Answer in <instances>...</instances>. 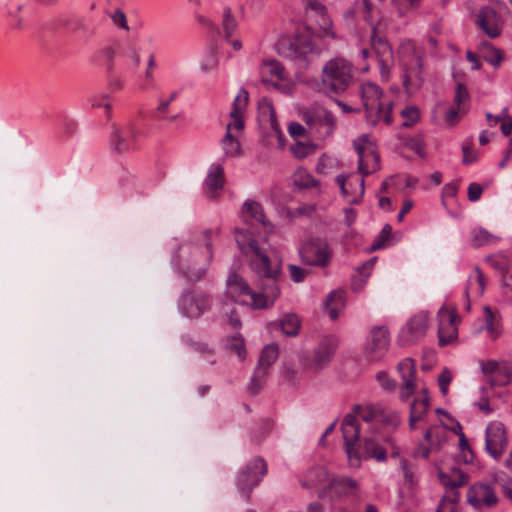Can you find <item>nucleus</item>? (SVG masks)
I'll return each mask as SVG.
<instances>
[{"label": "nucleus", "mask_w": 512, "mask_h": 512, "mask_svg": "<svg viewBox=\"0 0 512 512\" xmlns=\"http://www.w3.org/2000/svg\"><path fill=\"white\" fill-rule=\"evenodd\" d=\"M242 252L249 257L248 266L253 274V290L248 282L237 272L230 271L226 280L228 292L234 296L249 295L255 309H266L275 303L280 295L279 282L283 277L282 257L274 253L270 255L267 248L256 239L248 241V249L240 246Z\"/></svg>", "instance_id": "obj_1"}, {"label": "nucleus", "mask_w": 512, "mask_h": 512, "mask_svg": "<svg viewBox=\"0 0 512 512\" xmlns=\"http://www.w3.org/2000/svg\"><path fill=\"white\" fill-rule=\"evenodd\" d=\"M219 227L191 233L171 252L170 263L179 277L197 283L206 276L214 257L213 243L220 237Z\"/></svg>", "instance_id": "obj_2"}, {"label": "nucleus", "mask_w": 512, "mask_h": 512, "mask_svg": "<svg viewBox=\"0 0 512 512\" xmlns=\"http://www.w3.org/2000/svg\"><path fill=\"white\" fill-rule=\"evenodd\" d=\"M345 451L350 465L359 467L362 459H375L378 462L387 460L386 450L372 438H365L362 444L357 445L360 427L354 414L348 413L341 424Z\"/></svg>", "instance_id": "obj_3"}, {"label": "nucleus", "mask_w": 512, "mask_h": 512, "mask_svg": "<svg viewBox=\"0 0 512 512\" xmlns=\"http://www.w3.org/2000/svg\"><path fill=\"white\" fill-rule=\"evenodd\" d=\"M353 82V65L343 58L330 59L322 68L321 91L330 98L343 94Z\"/></svg>", "instance_id": "obj_4"}, {"label": "nucleus", "mask_w": 512, "mask_h": 512, "mask_svg": "<svg viewBox=\"0 0 512 512\" xmlns=\"http://www.w3.org/2000/svg\"><path fill=\"white\" fill-rule=\"evenodd\" d=\"M403 70V86L409 94L417 92L423 85V52L412 41L403 44L399 51Z\"/></svg>", "instance_id": "obj_5"}, {"label": "nucleus", "mask_w": 512, "mask_h": 512, "mask_svg": "<svg viewBox=\"0 0 512 512\" xmlns=\"http://www.w3.org/2000/svg\"><path fill=\"white\" fill-rule=\"evenodd\" d=\"M360 95L370 124L376 125L380 121L387 125L392 123L393 103L382 100L383 91L378 85L372 82L362 84Z\"/></svg>", "instance_id": "obj_6"}, {"label": "nucleus", "mask_w": 512, "mask_h": 512, "mask_svg": "<svg viewBox=\"0 0 512 512\" xmlns=\"http://www.w3.org/2000/svg\"><path fill=\"white\" fill-rule=\"evenodd\" d=\"M280 56L290 59L298 69H306L310 62L320 55V49L307 35H296L278 44Z\"/></svg>", "instance_id": "obj_7"}, {"label": "nucleus", "mask_w": 512, "mask_h": 512, "mask_svg": "<svg viewBox=\"0 0 512 512\" xmlns=\"http://www.w3.org/2000/svg\"><path fill=\"white\" fill-rule=\"evenodd\" d=\"M267 463L260 457H254L251 461L242 468L237 475V487L243 497L248 500L250 493L267 474Z\"/></svg>", "instance_id": "obj_8"}, {"label": "nucleus", "mask_w": 512, "mask_h": 512, "mask_svg": "<svg viewBox=\"0 0 512 512\" xmlns=\"http://www.w3.org/2000/svg\"><path fill=\"white\" fill-rule=\"evenodd\" d=\"M301 118L308 129L317 133L322 139L330 137L335 131L336 117L332 111L324 107L307 109L301 114Z\"/></svg>", "instance_id": "obj_9"}, {"label": "nucleus", "mask_w": 512, "mask_h": 512, "mask_svg": "<svg viewBox=\"0 0 512 512\" xmlns=\"http://www.w3.org/2000/svg\"><path fill=\"white\" fill-rule=\"evenodd\" d=\"M141 134L142 131L133 123H127L121 127L113 125L110 135L112 151L116 154H123L136 150Z\"/></svg>", "instance_id": "obj_10"}, {"label": "nucleus", "mask_w": 512, "mask_h": 512, "mask_svg": "<svg viewBox=\"0 0 512 512\" xmlns=\"http://www.w3.org/2000/svg\"><path fill=\"white\" fill-rule=\"evenodd\" d=\"M353 146L358 155V172L363 178L380 168V156L367 135L354 140Z\"/></svg>", "instance_id": "obj_11"}, {"label": "nucleus", "mask_w": 512, "mask_h": 512, "mask_svg": "<svg viewBox=\"0 0 512 512\" xmlns=\"http://www.w3.org/2000/svg\"><path fill=\"white\" fill-rule=\"evenodd\" d=\"M212 298L210 295L196 290H188L181 294L178 308L181 314L188 318H199L210 309Z\"/></svg>", "instance_id": "obj_12"}, {"label": "nucleus", "mask_w": 512, "mask_h": 512, "mask_svg": "<svg viewBox=\"0 0 512 512\" xmlns=\"http://www.w3.org/2000/svg\"><path fill=\"white\" fill-rule=\"evenodd\" d=\"M331 254L328 242L318 237L311 238L300 249L302 262L310 266H327L330 263Z\"/></svg>", "instance_id": "obj_13"}, {"label": "nucleus", "mask_w": 512, "mask_h": 512, "mask_svg": "<svg viewBox=\"0 0 512 512\" xmlns=\"http://www.w3.org/2000/svg\"><path fill=\"white\" fill-rule=\"evenodd\" d=\"M371 46L375 53L379 71L382 78H388L390 69L394 63V55L391 44L387 38L379 34L377 27H373L371 30Z\"/></svg>", "instance_id": "obj_14"}, {"label": "nucleus", "mask_w": 512, "mask_h": 512, "mask_svg": "<svg viewBox=\"0 0 512 512\" xmlns=\"http://www.w3.org/2000/svg\"><path fill=\"white\" fill-rule=\"evenodd\" d=\"M467 502L475 510H481L482 508L495 507L499 502V498L494 485L476 482L467 490Z\"/></svg>", "instance_id": "obj_15"}, {"label": "nucleus", "mask_w": 512, "mask_h": 512, "mask_svg": "<svg viewBox=\"0 0 512 512\" xmlns=\"http://www.w3.org/2000/svg\"><path fill=\"white\" fill-rule=\"evenodd\" d=\"M390 344L389 331L385 326H376L370 332V340L365 348V357L369 362L381 360Z\"/></svg>", "instance_id": "obj_16"}, {"label": "nucleus", "mask_w": 512, "mask_h": 512, "mask_svg": "<svg viewBox=\"0 0 512 512\" xmlns=\"http://www.w3.org/2000/svg\"><path fill=\"white\" fill-rule=\"evenodd\" d=\"M508 445L506 430L501 422H492L486 428L485 446L496 460L500 459Z\"/></svg>", "instance_id": "obj_17"}, {"label": "nucleus", "mask_w": 512, "mask_h": 512, "mask_svg": "<svg viewBox=\"0 0 512 512\" xmlns=\"http://www.w3.org/2000/svg\"><path fill=\"white\" fill-rule=\"evenodd\" d=\"M357 482L352 478L331 479L329 483L318 491V497L322 500L337 501L350 495H354Z\"/></svg>", "instance_id": "obj_18"}, {"label": "nucleus", "mask_w": 512, "mask_h": 512, "mask_svg": "<svg viewBox=\"0 0 512 512\" xmlns=\"http://www.w3.org/2000/svg\"><path fill=\"white\" fill-rule=\"evenodd\" d=\"M338 339L334 335L325 336L315 347L312 355L311 365L314 370L319 371L326 367L333 359L338 347Z\"/></svg>", "instance_id": "obj_19"}, {"label": "nucleus", "mask_w": 512, "mask_h": 512, "mask_svg": "<svg viewBox=\"0 0 512 512\" xmlns=\"http://www.w3.org/2000/svg\"><path fill=\"white\" fill-rule=\"evenodd\" d=\"M428 321L427 312H419L413 316L401 330L400 340L404 344H411L423 338L428 329Z\"/></svg>", "instance_id": "obj_20"}, {"label": "nucleus", "mask_w": 512, "mask_h": 512, "mask_svg": "<svg viewBox=\"0 0 512 512\" xmlns=\"http://www.w3.org/2000/svg\"><path fill=\"white\" fill-rule=\"evenodd\" d=\"M439 326L438 338L439 345L445 346L452 343L457 338V314L455 311L449 312L442 307L438 311Z\"/></svg>", "instance_id": "obj_21"}, {"label": "nucleus", "mask_w": 512, "mask_h": 512, "mask_svg": "<svg viewBox=\"0 0 512 512\" xmlns=\"http://www.w3.org/2000/svg\"><path fill=\"white\" fill-rule=\"evenodd\" d=\"M477 25L490 37L496 38L501 34V18L491 6H484L477 15Z\"/></svg>", "instance_id": "obj_22"}, {"label": "nucleus", "mask_w": 512, "mask_h": 512, "mask_svg": "<svg viewBox=\"0 0 512 512\" xmlns=\"http://www.w3.org/2000/svg\"><path fill=\"white\" fill-rule=\"evenodd\" d=\"M117 61L124 68L136 69L141 60L134 46L129 43H118Z\"/></svg>", "instance_id": "obj_23"}, {"label": "nucleus", "mask_w": 512, "mask_h": 512, "mask_svg": "<svg viewBox=\"0 0 512 512\" xmlns=\"http://www.w3.org/2000/svg\"><path fill=\"white\" fill-rule=\"evenodd\" d=\"M328 470L323 466H315L305 474V479L300 482L303 488H312L330 481Z\"/></svg>", "instance_id": "obj_24"}, {"label": "nucleus", "mask_w": 512, "mask_h": 512, "mask_svg": "<svg viewBox=\"0 0 512 512\" xmlns=\"http://www.w3.org/2000/svg\"><path fill=\"white\" fill-rule=\"evenodd\" d=\"M242 211L247 213L251 218L255 219L258 223H260L264 228H268L269 230L273 229V225L268 220L265 215L264 209L262 205L254 200H247L243 204Z\"/></svg>", "instance_id": "obj_25"}, {"label": "nucleus", "mask_w": 512, "mask_h": 512, "mask_svg": "<svg viewBox=\"0 0 512 512\" xmlns=\"http://www.w3.org/2000/svg\"><path fill=\"white\" fill-rule=\"evenodd\" d=\"M274 327H279L286 336H296L301 327L298 316L294 313L285 314L278 322L270 324Z\"/></svg>", "instance_id": "obj_26"}, {"label": "nucleus", "mask_w": 512, "mask_h": 512, "mask_svg": "<svg viewBox=\"0 0 512 512\" xmlns=\"http://www.w3.org/2000/svg\"><path fill=\"white\" fill-rule=\"evenodd\" d=\"M221 145L225 158L238 157L241 155V144L239 140L231 134V124H227L226 133L221 140Z\"/></svg>", "instance_id": "obj_27"}, {"label": "nucleus", "mask_w": 512, "mask_h": 512, "mask_svg": "<svg viewBox=\"0 0 512 512\" xmlns=\"http://www.w3.org/2000/svg\"><path fill=\"white\" fill-rule=\"evenodd\" d=\"M225 183L224 169L220 165H211L207 177L205 179V185L210 191H217L223 188Z\"/></svg>", "instance_id": "obj_28"}, {"label": "nucleus", "mask_w": 512, "mask_h": 512, "mask_svg": "<svg viewBox=\"0 0 512 512\" xmlns=\"http://www.w3.org/2000/svg\"><path fill=\"white\" fill-rule=\"evenodd\" d=\"M303 3L306 11L310 10L314 13V16L319 17L320 25L323 28L326 29L332 25L327 8L323 3L319 0H303Z\"/></svg>", "instance_id": "obj_29"}, {"label": "nucleus", "mask_w": 512, "mask_h": 512, "mask_svg": "<svg viewBox=\"0 0 512 512\" xmlns=\"http://www.w3.org/2000/svg\"><path fill=\"white\" fill-rule=\"evenodd\" d=\"M278 356L279 347L277 344L270 343L266 345L261 351L256 368L265 369L266 374H268L269 367L277 360Z\"/></svg>", "instance_id": "obj_30"}, {"label": "nucleus", "mask_w": 512, "mask_h": 512, "mask_svg": "<svg viewBox=\"0 0 512 512\" xmlns=\"http://www.w3.org/2000/svg\"><path fill=\"white\" fill-rule=\"evenodd\" d=\"M379 407L378 405L362 406L355 404L352 407L351 414H354L355 418L358 416L366 423H375L378 422Z\"/></svg>", "instance_id": "obj_31"}, {"label": "nucleus", "mask_w": 512, "mask_h": 512, "mask_svg": "<svg viewBox=\"0 0 512 512\" xmlns=\"http://www.w3.org/2000/svg\"><path fill=\"white\" fill-rule=\"evenodd\" d=\"M472 239L471 245L475 248H479L484 245L496 243L499 237L491 234L489 231L482 227L474 228L471 232Z\"/></svg>", "instance_id": "obj_32"}, {"label": "nucleus", "mask_w": 512, "mask_h": 512, "mask_svg": "<svg viewBox=\"0 0 512 512\" xmlns=\"http://www.w3.org/2000/svg\"><path fill=\"white\" fill-rule=\"evenodd\" d=\"M378 423L395 430L401 424V417L398 411L380 406Z\"/></svg>", "instance_id": "obj_33"}, {"label": "nucleus", "mask_w": 512, "mask_h": 512, "mask_svg": "<svg viewBox=\"0 0 512 512\" xmlns=\"http://www.w3.org/2000/svg\"><path fill=\"white\" fill-rule=\"evenodd\" d=\"M470 99V94L465 84L457 83L454 95V104L455 107H458L459 110H461L462 115L467 113Z\"/></svg>", "instance_id": "obj_34"}, {"label": "nucleus", "mask_w": 512, "mask_h": 512, "mask_svg": "<svg viewBox=\"0 0 512 512\" xmlns=\"http://www.w3.org/2000/svg\"><path fill=\"white\" fill-rule=\"evenodd\" d=\"M343 301V293L340 291H332L328 294L324 301V306L327 309L328 316L331 320L334 321L338 318L337 304L342 305Z\"/></svg>", "instance_id": "obj_35"}, {"label": "nucleus", "mask_w": 512, "mask_h": 512, "mask_svg": "<svg viewBox=\"0 0 512 512\" xmlns=\"http://www.w3.org/2000/svg\"><path fill=\"white\" fill-rule=\"evenodd\" d=\"M483 50V59L494 67H498L503 59V53L500 49L494 47L490 42L481 44Z\"/></svg>", "instance_id": "obj_36"}, {"label": "nucleus", "mask_w": 512, "mask_h": 512, "mask_svg": "<svg viewBox=\"0 0 512 512\" xmlns=\"http://www.w3.org/2000/svg\"><path fill=\"white\" fill-rule=\"evenodd\" d=\"M430 407V397H419L410 404V415L421 421L427 415Z\"/></svg>", "instance_id": "obj_37"}, {"label": "nucleus", "mask_w": 512, "mask_h": 512, "mask_svg": "<svg viewBox=\"0 0 512 512\" xmlns=\"http://www.w3.org/2000/svg\"><path fill=\"white\" fill-rule=\"evenodd\" d=\"M392 236V227L390 224H385L378 235L375 237L371 247L369 248L370 252H374L383 248H386L390 245L389 241Z\"/></svg>", "instance_id": "obj_38"}, {"label": "nucleus", "mask_w": 512, "mask_h": 512, "mask_svg": "<svg viewBox=\"0 0 512 512\" xmlns=\"http://www.w3.org/2000/svg\"><path fill=\"white\" fill-rule=\"evenodd\" d=\"M101 56L105 61V68L109 75L115 72L116 60L118 59V43L114 46L104 47L100 51Z\"/></svg>", "instance_id": "obj_39"}, {"label": "nucleus", "mask_w": 512, "mask_h": 512, "mask_svg": "<svg viewBox=\"0 0 512 512\" xmlns=\"http://www.w3.org/2000/svg\"><path fill=\"white\" fill-rule=\"evenodd\" d=\"M238 27V23L232 14V9L227 6L223 10L222 28L224 31V38L230 39L235 30Z\"/></svg>", "instance_id": "obj_40"}, {"label": "nucleus", "mask_w": 512, "mask_h": 512, "mask_svg": "<svg viewBox=\"0 0 512 512\" xmlns=\"http://www.w3.org/2000/svg\"><path fill=\"white\" fill-rule=\"evenodd\" d=\"M346 179H347V176L344 175V174H339L336 176V182L337 184L339 185L340 187V190H341V194L347 198L348 202L350 204H358L361 200V198L363 197L364 195V192H365V182H364V179L362 178L359 182V186H360V193H359V196L358 197H354V198H349V192H348V189L346 188Z\"/></svg>", "instance_id": "obj_41"}, {"label": "nucleus", "mask_w": 512, "mask_h": 512, "mask_svg": "<svg viewBox=\"0 0 512 512\" xmlns=\"http://www.w3.org/2000/svg\"><path fill=\"white\" fill-rule=\"evenodd\" d=\"M397 370L403 382L406 380L415 381L416 366L412 358H405L400 361L397 365Z\"/></svg>", "instance_id": "obj_42"}, {"label": "nucleus", "mask_w": 512, "mask_h": 512, "mask_svg": "<svg viewBox=\"0 0 512 512\" xmlns=\"http://www.w3.org/2000/svg\"><path fill=\"white\" fill-rule=\"evenodd\" d=\"M293 182L300 189H308L319 185V182L306 170H298L294 174Z\"/></svg>", "instance_id": "obj_43"}, {"label": "nucleus", "mask_w": 512, "mask_h": 512, "mask_svg": "<svg viewBox=\"0 0 512 512\" xmlns=\"http://www.w3.org/2000/svg\"><path fill=\"white\" fill-rule=\"evenodd\" d=\"M263 74L275 77L277 80L285 79L284 66L278 60H268L263 63Z\"/></svg>", "instance_id": "obj_44"}, {"label": "nucleus", "mask_w": 512, "mask_h": 512, "mask_svg": "<svg viewBox=\"0 0 512 512\" xmlns=\"http://www.w3.org/2000/svg\"><path fill=\"white\" fill-rule=\"evenodd\" d=\"M512 380V371L508 367H500L496 373L491 376L487 382L490 384L491 387H497V386H505L509 384Z\"/></svg>", "instance_id": "obj_45"}, {"label": "nucleus", "mask_w": 512, "mask_h": 512, "mask_svg": "<svg viewBox=\"0 0 512 512\" xmlns=\"http://www.w3.org/2000/svg\"><path fill=\"white\" fill-rule=\"evenodd\" d=\"M70 30L74 33H81L84 38L94 35V28L84 18L73 19L69 22Z\"/></svg>", "instance_id": "obj_46"}, {"label": "nucleus", "mask_w": 512, "mask_h": 512, "mask_svg": "<svg viewBox=\"0 0 512 512\" xmlns=\"http://www.w3.org/2000/svg\"><path fill=\"white\" fill-rule=\"evenodd\" d=\"M266 376L267 374L265 369L255 368L254 374L252 375L248 385V391L250 394L256 395L261 390L263 381Z\"/></svg>", "instance_id": "obj_47"}, {"label": "nucleus", "mask_w": 512, "mask_h": 512, "mask_svg": "<svg viewBox=\"0 0 512 512\" xmlns=\"http://www.w3.org/2000/svg\"><path fill=\"white\" fill-rule=\"evenodd\" d=\"M248 102V91L241 88L238 95L233 100L232 109L230 111V117L236 116L238 113H242L246 108Z\"/></svg>", "instance_id": "obj_48"}, {"label": "nucleus", "mask_w": 512, "mask_h": 512, "mask_svg": "<svg viewBox=\"0 0 512 512\" xmlns=\"http://www.w3.org/2000/svg\"><path fill=\"white\" fill-rule=\"evenodd\" d=\"M459 448L463 462L466 464L473 463L475 456L469 445L468 439L463 432L460 433Z\"/></svg>", "instance_id": "obj_49"}, {"label": "nucleus", "mask_w": 512, "mask_h": 512, "mask_svg": "<svg viewBox=\"0 0 512 512\" xmlns=\"http://www.w3.org/2000/svg\"><path fill=\"white\" fill-rule=\"evenodd\" d=\"M400 114L405 119L402 123L403 127H411L420 119L419 110L415 106L405 107Z\"/></svg>", "instance_id": "obj_50"}, {"label": "nucleus", "mask_w": 512, "mask_h": 512, "mask_svg": "<svg viewBox=\"0 0 512 512\" xmlns=\"http://www.w3.org/2000/svg\"><path fill=\"white\" fill-rule=\"evenodd\" d=\"M405 146L411 151L415 152L421 158H424L426 156L425 143L419 137L408 138L405 142Z\"/></svg>", "instance_id": "obj_51"}, {"label": "nucleus", "mask_w": 512, "mask_h": 512, "mask_svg": "<svg viewBox=\"0 0 512 512\" xmlns=\"http://www.w3.org/2000/svg\"><path fill=\"white\" fill-rule=\"evenodd\" d=\"M484 314H485V327H486V330L494 338L498 337L499 331H498L497 327L494 324L495 315L493 313V310L489 306H485L484 307Z\"/></svg>", "instance_id": "obj_52"}, {"label": "nucleus", "mask_w": 512, "mask_h": 512, "mask_svg": "<svg viewBox=\"0 0 512 512\" xmlns=\"http://www.w3.org/2000/svg\"><path fill=\"white\" fill-rule=\"evenodd\" d=\"M376 380L379 382L383 390L392 392L396 388V382L385 371H379L376 374Z\"/></svg>", "instance_id": "obj_53"}, {"label": "nucleus", "mask_w": 512, "mask_h": 512, "mask_svg": "<svg viewBox=\"0 0 512 512\" xmlns=\"http://www.w3.org/2000/svg\"><path fill=\"white\" fill-rule=\"evenodd\" d=\"M230 348L234 351L238 357L243 360L246 357V348L244 339L241 334H237L233 337L232 342L230 344Z\"/></svg>", "instance_id": "obj_54"}, {"label": "nucleus", "mask_w": 512, "mask_h": 512, "mask_svg": "<svg viewBox=\"0 0 512 512\" xmlns=\"http://www.w3.org/2000/svg\"><path fill=\"white\" fill-rule=\"evenodd\" d=\"M500 365L495 360H488L481 362V370L485 380L487 381L491 376H493L496 371L500 369Z\"/></svg>", "instance_id": "obj_55"}, {"label": "nucleus", "mask_w": 512, "mask_h": 512, "mask_svg": "<svg viewBox=\"0 0 512 512\" xmlns=\"http://www.w3.org/2000/svg\"><path fill=\"white\" fill-rule=\"evenodd\" d=\"M190 347L193 351L199 353L203 358L209 359L214 354V351L209 347L207 343L191 342Z\"/></svg>", "instance_id": "obj_56"}, {"label": "nucleus", "mask_w": 512, "mask_h": 512, "mask_svg": "<svg viewBox=\"0 0 512 512\" xmlns=\"http://www.w3.org/2000/svg\"><path fill=\"white\" fill-rule=\"evenodd\" d=\"M434 438L437 440L436 449L439 450L441 447V437L437 427H431L424 433V439L429 442L432 447L435 446Z\"/></svg>", "instance_id": "obj_57"}, {"label": "nucleus", "mask_w": 512, "mask_h": 512, "mask_svg": "<svg viewBox=\"0 0 512 512\" xmlns=\"http://www.w3.org/2000/svg\"><path fill=\"white\" fill-rule=\"evenodd\" d=\"M288 270L290 272V277L293 282L300 283L304 281L307 274L305 269L294 264H289Z\"/></svg>", "instance_id": "obj_58"}, {"label": "nucleus", "mask_w": 512, "mask_h": 512, "mask_svg": "<svg viewBox=\"0 0 512 512\" xmlns=\"http://www.w3.org/2000/svg\"><path fill=\"white\" fill-rule=\"evenodd\" d=\"M463 152V164L469 165L475 163L478 160V154L470 149V146L467 143H463L462 145Z\"/></svg>", "instance_id": "obj_59"}, {"label": "nucleus", "mask_w": 512, "mask_h": 512, "mask_svg": "<svg viewBox=\"0 0 512 512\" xmlns=\"http://www.w3.org/2000/svg\"><path fill=\"white\" fill-rule=\"evenodd\" d=\"M111 19L116 26L123 28L125 30H129V27L127 25L126 15L121 9L115 10L111 14Z\"/></svg>", "instance_id": "obj_60"}, {"label": "nucleus", "mask_w": 512, "mask_h": 512, "mask_svg": "<svg viewBox=\"0 0 512 512\" xmlns=\"http://www.w3.org/2000/svg\"><path fill=\"white\" fill-rule=\"evenodd\" d=\"M461 498V494L457 488L446 490L445 495L441 498L442 502H449L452 505L457 506Z\"/></svg>", "instance_id": "obj_61"}, {"label": "nucleus", "mask_w": 512, "mask_h": 512, "mask_svg": "<svg viewBox=\"0 0 512 512\" xmlns=\"http://www.w3.org/2000/svg\"><path fill=\"white\" fill-rule=\"evenodd\" d=\"M469 480V476L461 471L460 469H453V483L452 488L459 489L461 486L465 485Z\"/></svg>", "instance_id": "obj_62"}, {"label": "nucleus", "mask_w": 512, "mask_h": 512, "mask_svg": "<svg viewBox=\"0 0 512 512\" xmlns=\"http://www.w3.org/2000/svg\"><path fill=\"white\" fill-rule=\"evenodd\" d=\"M452 380L450 372L445 369L438 377V384L443 395L448 393V386Z\"/></svg>", "instance_id": "obj_63"}, {"label": "nucleus", "mask_w": 512, "mask_h": 512, "mask_svg": "<svg viewBox=\"0 0 512 512\" xmlns=\"http://www.w3.org/2000/svg\"><path fill=\"white\" fill-rule=\"evenodd\" d=\"M288 132L293 138H301L306 135L305 127L298 122H291L288 126Z\"/></svg>", "instance_id": "obj_64"}]
</instances>
